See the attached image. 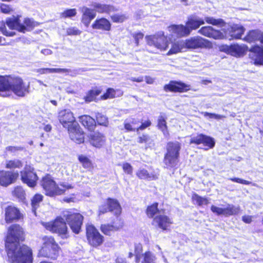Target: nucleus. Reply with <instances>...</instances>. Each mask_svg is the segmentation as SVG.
<instances>
[{"label":"nucleus","mask_w":263,"mask_h":263,"mask_svg":"<svg viewBox=\"0 0 263 263\" xmlns=\"http://www.w3.org/2000/svg\"><path fill=\"white\" fill-rule=\"evenodd\" d=\"M24 232L18 224H12L8 230L6 248L10 263H32L31 249L25 245L20 246V241L24 240Z\"/></svg>","instance_id":"f257e3e1"},{"label":"nucleus","mask_w":263,"mask_h":263,"mask_svg":"<svg viewBox=\"0 0 263 263\" xmlns=\"http://www.w3.org/2000/svg\"><path fill=\"white\" fill-rule=\"evenodd\" d=\"M212 25L220 27L225 26L226 23L222 18H215L211 16H206L204 20L198 18L195 15H189L185 24H172L168 26L169 31L178 38L189 36L193 30L198 29L200 26L205 24Z\"/></svg>","instance_id":"f03ea898"},{"label":"nucleus","mask_w":263,"mask_h":263,"mask_svg":"<svg viewBox=\"0 0 263 263\" xmlns=\"http://www.w3.org/2000/svg\"><path fill=\"white\" fill-rule=\"evenodd\" d=\"M29 85H26L23 80L12 76H0V96L9 97L11 92L19 97H24L27 92Z\"/></svg>","instance_id":"7ed1b4c3"},{"label":"nucleus","mask_w":263,"mask_h":263,"mask_svg":"<svg viewBox=\"0 0 263 263\" xmlns=\"http://www.w3.org/2000/svg\"><path fill=\"white\" fill-rule=\"evenodd\" d=\"M41 185L44 189L46 194L49 196H53L56 195H61L69 188L70 185L65 184H61L60 186H57L54 181L49 175H47L43 178L41 181Z\"/></svg>","instance_id":"20e7f679"},{"label":"nucleus","mask_w":263,"mask_h":263,"mask_svg":"<svg viewBox=\"0 0 263 263\" xmlns=\"http://www.w3.org/2000/svg\"><path fill=\"white\" fill-rule=\"evenodd\" d=\"M42 224L47 230L58 234L62 238H67L69 236L66 222L61 217H58L53 221Z\"/></svg>","instance_id":"39448f33"},{"label":"nucleus","mask_w":263,"mask_h":263,"mask_svg":"<svg viewBox=\"0 0 263 263\" xmlns=\"http://www.w3.org/2000/svg\"><path fill=\"white\" fill-rule=\"evenodd\" d=\"M167 153H166L164 163L167 168L174 167L178 164L180 144L178 142H169L167 145Z\"/></svg>","instance_id":"423d86ee"},{"label":"nucleus","mask_w":263,"mask_h":263,"mask_svg":"<svg viewBox=\"0 0 263 263\" xmlns=\"http://www.w3.org/2000/svg\"><path fill=\"white\" fill-rule=\"evenodd\" d=\"M43 247L41 253L45 257L51 259H57L60 252V248L55 242L54 238L51 236H45L43 238Z\"/></svg>","instance_id":"0eeeda50"},{"label":"nucleus","mask_w":263,"mask_h":263,"mask_svg":"<svg viewBox=\"0 0 263 263\" xmlns=\"http://www.w3.org/2000/svg\"><path fill=\"white\" fill-rule=\"evenodd\" d=\"M20 15H13L11 17H7L5 22L0 21V31L3 35L6 36H13L15 35L13 31H8L6 25L11 30H16L20 32V27L21 26V18Z\"/></svg>","instance_id":"6e6552de"},{"label":"nucleus","mask_w":263,"mask_h":263,"mask_svg":"<svg viewBox=\"0 0 263 263\" xmlns=\"http://www.w3.org/2000/svg\"><path fill=\"white\" fill-rule=\"evenodd\" d=\"M63 216L72 232L76 234H79L81 229L83 220V216L80 213L67 210L63 211Z\"/></svg>","instance_id":"1a4fd4ad"},{"label":"nucleus","mask_w":263,"mask_h":263,"mask_svg":"<svg viewBox=\"0 0 263 263\" xmlns=\"http://www.w3.org/2000/svg\"><path fill=\"white\" fill-rule=\"evenodd\" d=\"M184 41L185 49L191 50L210 48L212 46L211 42L200 36H192Z\"/></svg>","instance_id":"9d476101"},{"label":"nucleus","mask_w":263,"mask_h":263,"mask_svg":"<svg viewBox=\"0 0 263 263\" xmlns=\"http://www.w3.org/2000/svg\"><path fill=\"white\" fill-rule=\"evenodd\" d=\"M145 39L148 45L155 47L161 51H165L168 47L170 43L163 35H148L146 36Z\"/></svg>","instance_id":"9b49d317"},{"label":"nucleus","mask_w":263,"mask_h":263,"mask_svg":"<svg viewBox=\"0 0 263 263\" xmlns=\"http://www.w3.org/2000/svg\"><path fill=\"white\" fill-rule=\"evenodd\" d=\"M220 50L227 54H230L236 58L243 57L248 50V47L245 45L232 44L230 45H221L219 47Z\"/></svg>","instance_id":"f8f14e48"},{"label":"nucleus","mask_w":263,"mask_h":263,"mask_svg":"<svg viewBox=\"0 0 263 263\" xmlns=\"http://www.w3.org/2000/svg\"><path fill=\"white\" fill-rule=\"evenodd\" d=\"M21 179L22 182L31 187L36 185L38 179L34 169L30 165H26L24 169L20 172Z\"/></svg>","instance_id":"ddd939ff"},{"label":"nucleus","mask_w":263,"mask_h":263,"mask_svg":"<svg viewBox=\"0 0 263 263\" xmlns=\"http://www.w3.org/2000/svg\"><path fill=\"white\" fill-rule=\"evenodd\" d=\"M86 235L88 241L90 245L98 247L103 241V237L92 225H89L86 228Z\"/></svg>","instance_id":"4468645a"},{"label":"nucleus","mask_w":263,"mask_h":263,"mask_svg":"<svg viewBox=\"0 0 263 263\" xmlns=\"http://www.w3.org/2000/svg\"><path fill=\"white\" fill-rule=\"evenodd\" d=\"M60 122L64 127L68 129L77 124L73 113L69 109H64L59 112L58 116Z\"/></svg>","instance_id":"2eb2a0df"},{"label":"nucleus","mask_w":263,"mask_h":263,"mask_svg":"<svg viewBox=\"0 0 263 263\" xmlns=\"http://www.w3.org/2000/svg\"><path fill=\"white\" fill-rule=\"evenodd\" d=\"M245 30L242 25L238 24H233L226 29L224 32L230 37V40H238L241 39Z\"/></svg>","instance_id":"dca6fc26"},{"label":"nucleus","mask_w":263,"mask_h":263,"mask_svg":"<svg viewBox=\"0 0 263 263\" xmlns=\"http://www.w3.org/2000/svg\"><path fill=\"white\" fill-rule=\"evenodd\" d=\"M211 210L217 215H224L225 216L236 215L240 211L239 206H236L233 204H228L226 208H219L212 205Z\"/></svg>","instance_id":"f3484780"},{"label":"nucleus","mask_w":263,"mask_h":263,"mask_svg":"<svg viewBox=\"0 0 263 263\" xmlns=\"http://www.w3.org/2000/svg\"><path fill=\"white\" fill-rule=\"evenodd\" d=\"M198 33L203 36L214 40H221L224 38L223 34L220 30L215 29L210 26L201 27L198 30Z\"/></svg>","instance_id":"a211bd4d"},{"label":"nucleus","mask_w":263,"mask_h":263,"mask_svg":"<svg viewBox=\"0 0 263 263\" xmlns=\"http://www.w3.org/2000/svg\"><path fill=\"white\" fill-rule=\"evenodd\" d=\"M249 58L252 64L256 65H263V48L258 45H254L249 49Z\"/></svg>","instance_id":"6ab92c4d"},{"label":"nucleus","mask_w":263,"mask_h":263,"mask_svg":"<svg viewBox=\"0 0 263 263\" xmlns=\"http://www.w3.org/2000/svg\"><path fill=\"white\" fill-rule=\"evenodd\" d=\"M189 87L190 85L180 81H171L164 86L163 89L165 92H182L188 90Z\"/></svg>","instance_id":"aec40b11"},{"label":"nucleus","mask_w":263,"mask_h":263,"mask_svg":"<svg viewBox=\"0 0 263 263\" xmlns=\"http://www.w3.org/2000/svg\"><path fill=\"white\" fill-rule=\"evenodd\" d=\"M18 177L17 172L11 171H0V185L4 186L14 182Z\"/></svg>","instance_id":"412c9836"},{"label":"nucleus","mask_w":263,"mask_h":263,"mask_svg":"<svg viewBox=\"0 0 263 263\" xmlns=\"http://www.w3.org/2000/svg\"><path fill=\"white\" fill-rule=\"evenodd\" d=\"M172 223V219L164 214L159 213L154 218L152 224L163 230H166Z\"/></svg>","instance_id":"4be33fe9"},{"label":"nucleus","mask_w":263,"mask_h":263,"mask_svg":"<svg viewBox=\"0 0 263 263\" xmlns=\"http://www.w3.org/2000/svg\"><path fill=\"white\" fill-rule=\"evenodd\" d=\"M81 12V22L84 26L88 27L91 22L96 17V13L94 10L86 7L82 8Z\"/></svg>","instance_id":"5701e85b"},{"label":"nucleus","mask_w":263,"mask_h":263,"mask_svg":"<svg viewBox=\"0 0 263 263\" xmlns=\"http://www.w3.org/2000/svg\"><path fill=\"white\" fill-rule=\"evenodd\" d=\"M91 27L93 29L109 31L111 29V24L108 19L102 17L95 20L91 25Z\"/></svg>","instance_id":"b1692460"},{"label":"nucleus","mask_w":263,"mask_h":263,"mask_svg":"<svg viewBox=\"0 0 263 263\" xmlns=\"http://www.w3.org/2000/svg\"><path fill=\"white\" fill-rule=\"evenodd\" d=\"M68 132L70 139L77 143H81L84 142L83 132L77 124H74L73 126L69 128Z\"/></svg>","instance_id":"393cba45"},{"label":"nucleus","mask_w":263,"mask_h":263,"mask_svg":"<svg viewBox=\"0 0 263 263\" xmlns=\"http://www.w3.org/2000/svg\"><path fill=\"white\" fill-rule=\"evenodd\" d=\"M22 217L18 209L12 206H9L5 210V220L7 222H11L20 219Z\"/></svg>","instance_id":"a878e982"},{"label":"nucleus","mask_w":263,"mask_h":263,"mask_svg":"<svg viewBox=\"0 0 263 263\" xmlns=\"http://www.w3.org/2000/svg\"><path fill=\"white\" fill-rule=\"evenodd\" d=\"M91 6L93 8L94 11L95 10L99 13H106L109 14L112 12L117 11V9L111 5L93 3L91 5Z\"/></svg>","instance_id":"bb28decb"},{"label":"nucleus","mask_w":263,"mask_h":263,"mask_svg":"<svg viewBox=\"0 0 263 263\" xmlns=\"http://www.w3.org/2000/svg\"><path fill=\"white\" fill-rule=\"evenodd\" d=\"M136 175L141 179L153 180L158 178V174L155 172L149 173L145 168L140 167L136 172Z\"/></svg>","instance_id":"cd10ccee"},{"label":"nucleus","mask_w":263,"mask_h":263,"mask_svg":"<svg viewBox=\"0 0 263 263\" xmlns=\"http://www.w3.org/2000/svg\"><path fill=\"white\" fill-rule=\"evenodd\" d=\"M89 140L93 146L100 147L104 144L105 138L102 134L96 132L90 135Z\"/></svg>","instance_id":"c85d7f7f"},{"label":"nucleus","mask_w":263,"mask_h":263,"mask_svg":"<svg viewBox=\"0 0 263 263\" xmlns=\"http://www.w3.org/2000/svg\"><path fill=\"white\" fill-rule=\"evenodd\" d=\"M39 23L32 20L26 17L23 20V23L20 27V32L25 33L26 31H30L33 30L35 27L37 26Z\"/></svg>","instance_id":"c756f323"},{"label":"nucleus","mask_w":263,"mask_h":263,"mask_svg":"<svg viewBox=\"0 0 263 263\" xmlns=\"http://www.w3.org/2000/svg\"><path fill=\"white\" fill-rule=\"evenodd\" d=\"M80 121L89 131L93 130L96 127V121L89 116L84 115L80 117Z\"/></svg>","instance_id":"7c9ffc66"},{"label":"nucleus","mask_w":263,"mask_h":263,"mask_svg":"<svg viewBox=\"0 0 263 263\" xmlns=\"http://www.w3.org/2000/svg\"><path fill=\"white\" fill-rule=\"evenodd\" d=\"M167 118L164 114L161 113L158 118L157 127L163 133L164 136L167 137L168 135L167 126L166 124Z\"/></svg>","instance_id":"2f4dec72"},{"label":"nucleus","mask_w":263,"mask_h":263,"mask_svg":"<svg viewBox=\"0 0 263 263\" xmlns=\"http://www.w3.org/2000/svg\"><path fill=\"white\" fill-rule=\"evenodd\" d=\"M184 49H185L184 41H178L172 44V47L167 52V54L171 55L175 54L182 51Z\"/></svg>","instance_id":"473e14b6"},{"label":"nucleus","mask_w":263,"mask_h":263,"mask_svg":"<svg viewBox=\"0 0 263 263\" xmlns=\"http://www.w3.org/2000/svg\"><path fill=\"white\" fill-rule=\"evenodd\" d=\"M121 226L117 224H102L101 226V231L105 235H110L112 232L118 230Z\"/></svg>","instance_id":"72a5a7b5"},{"label":"nucleus","mask_w":263,"mask_h":263,"mask_svg":"<svg viewBox=\"0 0 263 263\" xmlns=\"http://www.w3.org/2000/svg\"><path fill=\"white\" fill-rule=\"evenodd\" d=\"M108 202L109 211L113 212L116 215L121 213V208L117 200L109 199Z\"/></svg>","instance_id":"f704fd0d"},{"label":"nucleus","mask_w":263,"mask_h":263,"mask_svg":"<svg viewBox=\"0 0 263 263\" xmlns=\"http://www.w3.org/2000/svg\"><path fill=\"white\" fill-rule=\"evenodd\" d=\"M141 263H157L156 256L151 252L147 251L142 254Z\"/></svg>","instance_id":"c9c22d12"},{"label":"nucleus","mask_w":263,"mask_h":263,"mask_svg":"<svg viewBox=\"0 0 263 263\" xmlns=\"http://www.w3.org/2000/svg\"><path fill=\"white\" fill-rule=\"evenodd\" d=\"M40 74H49L54 73H65L66 72V70L65 69L61 68H41L37 71Z\"/></svg>","instance_id":"e433bc0d"},{"label":"nucleus","mask_w":263,"mask_h":263,"mask_svg":"<svg viewBox=\"0 0 263 263\" xmlns=\"http://www.w3.org/2000/svg\"><path fill=\"white\" fill-rule=\"evenodd\" d=\"M23 166L22 162L18 159L6 161V167L9 169L21 168Z\"/></svg>","instance_id":"4c0bfd02"},{"label":"nucleus","mask_w":263,"mask_h":263,"mask_svg":"<svg viewBox=\"0 0 263 263\" xmlns=\"http://www.w3.org/2000/svg\"><path fill=\"white\" fill-rule=\"evenodd\" d=\"M201 144H203V145L206 146L207 148H206L205 149L208 150L214 147L215 142L213 138L204 135L203 137V141L202 140Z\"/></svg>","instance_id":"58836bf2"},{"label":"nucleus","mask_w":263,"mask_h":263,"mask_svg":"<svg viewBox=\"0 0 263 263\" xmlns=\"http://www.w3.org/2000/svg\"><path fill=\"white\" fill-rule=\"evenodd\" d=\"M110 19L113 23H122L127 19V16L124 14H115L110 16Z\"/></svg>","instance_id":"ea45409f"},{"label":"nucleus","mask_w":263,"mask_h":263,"mask_svg":"<svg viewBox=\"0 0 263 263\" xmlns=\"http://www.w3.org/2000/svg\"><path fill=\"white\" fill-rule=\"evenodd\" d=\"M101 91L98 89L91 90L88 92L85 97L86 102H89L94 100L96 97L100 93Z\"/></svg>","instance_id":"a19ab883"},{"label":"nucleus","mask_w":263,"mask_h":263,"mask_svg":"<svg viewBox=\"0 0 263 263\" xmlns=\"http://www.w3.org/2000/svg\"><path fill=\"white\" fill-rule=\"evenodd\" d=\"M158 203H155L147 208L146 213L149 217H153L155 214L160 213L158 209Z\"/></svg>","instance_id":"79ce46f5"},{"label":"nucleus","mask_w":263,"mask_h":263,"mask_svg":"<svg viewBox=\"0 0 263 263\" xmlns=\"http://www.w3.org/2000/svg\"><path fill=\"white\" fill-rule=\"evenodd\" d=\"M77 10L75 8L67 9L61 13V17L63 18L75 16L77 14Z\"/></svg>","instance_id":"37998d69"},{"label":"nucleus","mask_w":263,"mask_h":263,"mask_svg":"<svg viewBox=\"0 0 263 263\" xmlns=\"http://www.w3.org/2000/svg\"><path fill=\"white\" fill-rule=\"evenodd\" d=\"M78 158L84 168H87L91 167V161L86 156L81 155L79 156Z\"/></svg>","instance_id":"c03bdc74"},{"label":"nucleus","mask_w":263,"mask_h":263,"mask_svg":"<svg viewBox=\"0 0 263 263\" xmlns=\"http://www.w3.org/2000/svg\"><path fill=\"white\" fill-rule=\"evenodd\" d=\"M96 120L98 124L107 126L108 125L107 118L100 113H97L96 115Z\"/></svg>","instance_id":"a18cd8bd"},{"label":"nucleus","mask_w":263,"mask_h":263,"mask_svg":"<svg viewBox=\"0 0 263 263\" xmlns=\"http://www.w3.org/2000/svg\"><path fill=\"white\" fill-rule=\"evenodd\" d=\"M43 196L40 194H36L31 200L32 209L35 211L39 206V203L42 201Z\"/></svg>","instance_id":"49530a36"},{"label":"nucleus","mask_w":263,"mask_h":263,"mask_svg":"<svg viewBox=\"0 0 263 263\" xmlns=\"http://www.w3.org/2000/svg\"><path fill=\"white\" fill-rule=\"evenodd\" d=\"M192 199L193 200L199 205L207 204L208 203V200L206 198L201 197L197 194H194L193 195Z\"/></svg>","instance_id":"de8ad7c7"},{"label":"nucleus","mask_w":263,"mask_h":263,"mask_svg":"<svg viewBox=\"0 0 263 263\" xmlns=\"http://www.w3.org/2000/svg\"><path fill=\"white\" fill-rule=\"evenodd\" d=\"M142 247L140 244H137L135 246V256H136V261L138 263L140 261L141 256H142Z\"/></svg>","instance_id":"09e8293b"},{"label":"nucleus","mask_w":263,"mask_h":263,"mask_svg":"<svg viewBox=\"0 0 263 263\" xmlns=\"http://www.w3.org/2000/svg\"><path fill=\"white\" fill-rule=\"evenodd\" d=\"M23 150H24V147L23 146H9L6 147L5 148L6 152H9L14 155H15L18 152L22 151Z\"/></svg>","instance_id":"8fccbe9b"},{"label":"nucleus","mask_w":263,"mask_h":263,"mask_svg":"<svg viewBox=\"0 0 263 263\" xmlns=\"http://www.w3.org/2000/svg\"><path fill=\"white\" fill-rule=\"evenodd\" d=\"M13 194L20 199H23L24 198L25 192L21 186L16 187L13 192Z\"/></svg>","instance_id":"3c124183"},{"label":"nucleus","mask_w":263,"mask_h":263,"mask_svg":"<svg viewBox=\"0 0 263 263\" xmlns=\"http://www.w3.org/2000/svg\"><path fill=\"white\" fill-rule=\"evenodd\" d=\"M0 10L4 14H9L13 11V9L9 5L1 3L0 4Z\"/></svg>","instance_id":"603ef678"},{"label":"nucleus","mask_w":263,"mask_h":263,"mask_svg":"<svg viewBox=\"0 0 263 263\" xmlns=\"http://www.w3.org/2000/svg\"><path fill=\"white\" fill-rule=\"evenodd\" d=\"M132 36L134 39L136 46H138L139 45V41L142 40L144 37V34L140 31L137 32L133 33Z\"/></svg>","instance_id":"864d4df0"},{"label":"nucleus","mask_w":263,"mask_h":263,"mask_svg":"<svg viewBox=\"0 0 263 263\" xmlns=\"http://www.w3.org/2000/svg\"><path fill=\"white\" fill-rule=\"evenodd\" d=\"M204 117H209L210 119H215L216 120H220L226 118L224 116L220 115L218 114L209 113L208 112H204L202 113Z\"/></svg>","instance_id":"5fc2aeb1"},{"label":"nucleus","mask_w":263,"mask_h":263,"mask_svg":"<svg viewBox=\"0 0 263 263\" xmlns=\"http://www.w3.org/2000/svg\"><path fill=\"white\" fill-rule=\"evenodd\" d=\"M203 134H199L196 136H194L191 138L190 143H195L196 144H200L202 143V140L203 141Z\"/></svg>","instance_id":"6e6d98bb"},{"label":"nucleus","mask_w":263,"mask_h":263,"mask_svg":"<svg viewBox=\"0 0 263 263\" xmlns=\"http://www.w3.org/2000/svg\"><path fill=\"white\" fill-rule=\"evenodd\" d=\"M82 31L76 27H70L67 29V34L69 35H78L81 33Z\"/></svg>","instance_id":"4d7b16f0"},{"label":"nucleus","mask_w":263,"mask_h":263,"mask_svg":"<svg viewBox=\"0 0 263 263\" xmlns=\"http://www.w3.org/2000/svg\"><path fill=\"white\" fill-rule=\"evenodd\" d=\"M103 96L105 99L116 97V91L113 88H108Z\"/></svg>","instance_id":"13d9d810"},{"label":"nucleus","mask_w":263,"mask_h":263,"mask_svg":"<svg viewBox=\"0 0 263 263\" xmlns=\"http://www.w3.org/2000/svg\"><path fill=\"white\" fill-rule=\"evenodd\" d=\"M122 168L124 172L127 174L131 175L133 173V167L132 165L128 163H124L122 165Z\"/></svg>","instance_id":"bf43d9fd"},{"label":"nucleus","mask_w":263,"mask_h":263,"mask_svg":"<svg viewBox=\"0 0 263 263\" xmlns=\"http://www.w3.org/2000/svg\"><path fill=\"white\" fill-rule=\"evenodd\" d=\"M229 179L233 182H236L243 184L249 185V184H251V182L239 178H235H235H229Z\"/></svg>","instance_id":"052dcab7"},{"label":"nucleus","mask_w":263,"mask_h":263,"mask_svg":"<svg viewBox=\"0 0 263 263\" xmlns=\"http://www.w3.org/2000/svg\"><path fill=\"white\" fill-rule=\"evenodd\" d=\"M151 140L149 136L146 135H143L142 136L139 137L138 142L139 143H151Z\"/></svg>","instance_id":"680f3d73"},{"label":"nucleus","mask_w":263,"mask_h":263,"mask_svg":"<svg viewBox=\"0 0 263 263\" xmlns=\"http://www.w3.org/2000/svg\"><path fill=\"white\" fill-rule=\"evenodd\" d=\"M108 211H109V205H108V202L107 204H102L99 207V215L102 214H104L105 213L107 212Z\"/></svg>","instance_id":"e2e57ef3"},{"label":"nucleus","mask_w":263,"mask_h":263,"mask_svg":"<svg viewBox=\"0 0 263 263\" xmlns=\"http://www.w3.org/2000/svg\"><path fill=\"white\" fill-rule=\"evenodd\" d=\"M151 124V122L150 121H147L144 123H142V124L138 128H137V131L139 130H143L145 128L148 127Z\"/></svg>","instance_id":"0e129e2a"},{"label":"nucleus","mask_w":263,"mask_h":263,"mask_svg":"<svg viewBox=\"0 0 263 263\" xmlns=\"http://www.w3.org/2000/svg\"><path fill=\"white\" fill-rule=\"evenodd\" d=\"M242 221L246 223H250L252 221V216L249 215H245L242 218Z\"/></svg>","instance_id":"69168bd1"},{"label":"nucleus","mask_w":263,"mask_h":263,"mask_svg":"<svg viewBox=\"0 0 263 263\" xmlns=\"http://www.w3.org/2000/svg\"><path fill=\"white\" fill-rule=\"evenodd\" d=\"M124 127L127 131H135L137 129L135 127H133L132 125L129 123H125Z\"/></svg>","instance_id":"338daca9"},{"label":"nucleus","mask_w":263,"mask_h":263,"mask_svg":"<svg viewBox=\"0 0 263 263\" xmlns=\"http://www.w3.org/2000/svg\"><path fill=\"white\" fill-rule=\"evenodd\" d=\"M41 52L45 55H49L52 53V51L49 49L42 50Z\"/></svg>","instance_id":"774afa93"}]
</instances>
